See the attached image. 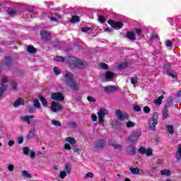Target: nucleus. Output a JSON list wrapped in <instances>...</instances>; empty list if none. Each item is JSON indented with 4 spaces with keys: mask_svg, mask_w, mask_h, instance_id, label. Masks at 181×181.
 Listing matches in <instances>:
<instances>
[{
    "mask_svg": "<svg viewBox=\"0 0 181 181\" xmlns=\"http://www.w3.org/2000/svg\"><path fill=\"white\" fill-rule=\"evenodd\" d=\"M62 81L66 86H69L70 88L74 91L78 90V85L73 78V74L70 72L65 74L62 78Z\"/></svg>",
    "mask_w": 181,
    "mask_h": 181,
    "instance_id": "1",
    "label": "nucleus"
},
{
    "mask_svg": "<svg viewBox=\"0 0 181 181\" xmlns=\"http://www.w3.org/2000/svg\"><path fill=\"white\" fill-rule=\"evenodd\" d=\"M69 66L73 69L77 67L78 69H83L84 66L87 65V62L78 59L76 57H69Z\"/></svg>",
    "mask_w": 181,
    "mask_h": 181,
    "instance_id": "2",
    "label": "nucleus"
},
{
    "mask_svg": "<svg viewBox=\"0 0 181 181\" xmlns=\"http://www.w3.org/2000/svg\"><path fill=\"white\" fill-rule=\"evenodd\" d=\"M142 132L139 131L132 132L127 139V141L129 144H138V141H139Z\"/></svg>",
    "mask_w": 181,
    "mask_h": 181,
    "instance_id": "3",
    "label": "nucleus"
},
{
    "mask_svg": "<svg viewBox=\"0 0 181 181\" xmlns=\"http://www.w3.org/2000/svg\"><path fill=\"white\" fill-rule=\"evenodd\" d=\"M108 114V110L107 109L100 108L99 112H98V118L99 119V124L104 127L105 123H104V118Z\"/></svg>",
    "mask_w": 181,
    "mask_h": 181,
    "instance_id": "4",
    "label": "nucleus"
},
{
    "mask_svg": "<svg viewBox=\"0 0 181 181\" xmlns=\"http://www.w3.org/2000/svg\"><path fill=\"white\" fill-rule=\"evenodd\" d=\"M158 124V115L154 113L153 116L148 121V128L151 129V131L155 130V127Z\"/></svg>",
    "mask_w": 181,
    "mask_h": 181,
    "instance_id": "5",
    "label": "nucleus"
},
{
    "mask_svg": "<svg viewBox=\"0 0 181 181\" xmlns=\"http://www.w3.org/2000/svg\"><path fill=\"white\" fill-rule=\"evenodd\" d=\"M116 117L119 121H125V119H129V115L127 112H122L119 110L115 111Z\"/></svg>",
    "mask_w": 181,
    "mask_h": 181,
    "instance_id": "6",
    "label": "nucleus"
},
{
    "mask_svg": "<svg viewBox=\"0 0 181 181\" xmlns=\"http://www.w3.org/2000/svg\"><path fill=\"white\" fill-rule=\"evenodd\" d=\"M139 153H141L142 155H146V156H152L153 155V151L151 148H146L144 146H141L139 148Z\"/></svg>",
    "mask_w": 181,
    "mask_h": 181,
    "instance_id": "7",
    "label": "nucleus"
},
{
    "mask_svg": "<svg viewBox=\"0 0 181 181\" xmlns=\"http://www.w3.org/2000/svg\"><path fill=\"white\" fill-rule=\"evenodd\" d=\"M107 23L110 25L112 28H115V29H121L124 26V23L121 21L115 22L112 20H109Z\"/></svg>",
    "mask_w": 181,
    "mask_h": 181,
    "instance_id": "8",
    "label": "nucleus"
},
{
    "mask_svg": "<svg viewBox=\"0 0 181 181\" xmlns=\"http://www.w3.org/2000/svg\"><path fill=\"white\" fill-rule=\"evenodd\" d=\"M51 98L52 100H54V101H63L64 100V96L60 92L52 93Z\"/></svg>",
    "mask_w": 181,
    "mask_h": 181,
    "instance_id": "9",
    "label": "nucleus"
},
{
    "mask_svg": "<svg viewBox=\"0 0 181 181\" xmlns=\"http://www.w3.org/2000/svg\"><path fill=\"white\" fill-rule=\"evenodd\" d=\"M106 145L107 143H105L103 140H98L94 144V149H95L96 151L103 149V148H104V146H105Z\"/></svg>",
    "mask_w": 181,
    "mask_h": 181,
    "instance_id": "10",
    "label": "nucleus"
},
{
    "mask_svg": "<svg viewBox=\"0 0 181 181\" xmlns=\"http://www.w3.org/2000/svg\"><path fill=\"white\" fill-rule=\"evenodd\" d=\"M63 107L62 105H59V103L56 102H52L51 105V110L53 111V112H59V111L62 110Z\"/></svg>",
    "mask_w": 181,
    "mask_h": 181,
    "instance_id": "11",
    "label": "nucleus"
},
{
    "mask_svg": "<svg viewBox=\"0 0 181 181\" xmlns=\"http://www.w3.org/2000/svg\"><path fill=\"white\" fill-rule=\"evenodd\" d=\"M164 69L166 70L168 76H170L173 78H176V74L173 71L170 70V65L167 64L164 66Z\"/></svg>",
    "mask_w": 181,
    "mask_h": 181,
    "instance_id": "12",
    "label": "nucleus"
},
{
    "mask_svg": "<svg viewBox=\"0 0 181 181\" xmlns=\"http://www.w3.org/2000/svg\"><path fill=\"white\" fill-rule=\"evenodd\" d=\"M40 36L44 40H50L52 35L46 30H42L40 32Z\"/></svg>",
    "mask_w": 181,
    "mask_h": 181,
    "instance_id": "13",
    "label": "nucleus"
},
{
    "mask_svg": "<svg viewBox=\"0 0 181 181\" xmlns=\"http://www.w3.org/2000/svg\"><path fill=\"white\" fill-rule=\"evenodd\" d=\"M112 77H114V74L109 71H106L105 77L100 76L102 81H107V80H111Z\"/></svg>",
    "mask_w": 181,
    "mask_h": 181,
    "instance_id": "14",
    "label": "nucleus"
},
{
    "mask_svg": "<svg viewBox=\"0 0 181 181\" xmlns=\"http://www.w3.org/2000/svg\"><path fill=\"white\" fill-rule=\"evenodd\" d=\"M36 135V129L35 127H33L28 134L26 136V139L28 140L32 139L33 138H35V136Z\"/></svg>",
    "mask_w": 181,
    "mask_h": 181,
    "instance_id": "15",
    "label": "nucleus"
},
{
    "mask_svg": "<svg viewBox=\"0 0 181 181\" xmlns=\"http://www.w3.org/2000/svg\"><path fill=\"white\" fill-rule=\"evenodd\" d=\"M105 92L110 93H115L117 91V86H105L104 88Z\"/></svg>",
    "mask_w": 181,
    "mask_h": 181,
    "instance_id": "16",
    "label": "nucleus"
},
{
    "mask_svg": "<svg viewBox=\"0 0 181 181\" xmlns=\"http://www.w3.org/2000/svg\"><path fill=\"white\" fill-rule=\"evenodd\" d=\"M108 144L110 146H113L115 148V149H117V151H121V149H122V146H121L119 144H117L115 143V141H114L112 140H110L108 141Z\"/></svg>",
    "mask_w": 181,
    "mask_h": 181,
    "instance_id": "17",
    "label": "nucleus"
},
{
    "mask_svg": "<svg viewBox=\"0 0 181 181\" xmlns=\"http://www.w3.org/2000/svg\"><path fill=\"white\" fill-rule=\"evenodd\" d=\"M35 118V115H26L21 117V121L23 122H27L28 124H30V119H33Z\"/></svg>",
    "mask_w": 181,
    "mask_h": 181,
    "instance_id": "18",
    "label": "nucleus"
},
{
    "mask_svg": "<svg viewBox=\"0 0 181 181\" xmlns=\"http://www.w3.org/2000/svg\"><path fill=\"white\" fill-rule=\"evenodd\" d=\"M127 37L129 40H135V33L134 31H130L127 33Z\"/></svg>",
    "mask_w": 181,
    "mask_h": 181,
    "instance_id": "19",
    "label": "nucleus"
},
{
    "mask_svg": "<svg viewBox=\"0 0 181 181\" xmlns=\"http://www.w3.org/2000/svg\"><path fill=\"white\" fill-rule=\"evenodd\" d=\"M51 22H57L59 23L60 21H62V16H60L59 14H56L54 17L50 18Z\"/></svg>",
    "mask_w": 181,
    "mask_h": 181,
    "instance_id": "20",
    "label": "nucleus"
},
{
    "mask_svg": "<svg viewBox=\"0 0 181 181\" xmlns=\"http://www.w3.org/2000/svg\"><path fill=\"white\" fill-rule=\"evenodd\" d=\"M23 104H24L23 100H22V98H19L14 103L13 107H15V108H18L19 105H23Z\"/></svg>",
    "mask_w": 181,
    "mask_h": 181,
    "instance_id": "21",
    "label": "nucleus"
},
{
    "mask_svg": "<svg viewBox=\"0 0 181 181\" xmlns=\"http://www.w3.org/2000/svg\"><path fill=\"white\" fill-rule=\"evenodd\" d=\"M175 158L177 160H181V145L178 146L177 153L175 154Z\"/></svg>",
    "mask_w": 181,
    "mask_h": 181,
    "instance_id": "22",
    "label": "nucleus"
},
{
    "mask_svg": "<svg viewBox=\"0 0 181 181\" xmlns=\"http://www.w3.org/2000/svg\"><path fill=\"white\" fill-rule=\"evenodd\" d=\"M21 174L23 177H26L27 179H30V177H32V175L29 174L26 170L21 171Z\"/></svg>",
    "mask_w": 181,
    "mask_h": 181,
    "instance_id": "23",
    "label": "nucleus"
},
{
    "mask_svg": "<svg viewBox=\"0 0 181 181\" xmlns=\"http://www.w3.org/2000/svg\"><path fill=\"white\" fill-rule=\"evenodd\" d=\"M64 170L66 173L69 175V173H71V165L70 163L66 164L64 166Z\"/></svg>",
    "mask_w": 181,
    "mask_h": 181,
    "instance_id": "24",
    "label": "nucleus"
},
{
    "mask_svg": "<svg viewBox=\"0 0 181 181\" xmlns=\"http://www.w3.org/2000/svg\"><path fill=\"white\" fill-rule=\"evenodd\" d=\"M6 88H8V86L6 85H1L0 87V98L4 95V92L6 91Z\"/></svg>",
    "mask_w": 181,
    "mask_h": 181,
    "instance_id": "25",
    "label": "nucleus"
},
{
    "mask_svg": "<svg viewBox=\"0 0 181 181\" xmlns=\"http://www.w3.org/2000/svg\"><path fill=\"white\" fill-rule=\"evenodd\" d=\"M160 173L162 176H168V177L170 176V170L168 169L160 170Z\"/></svg>",
    "mask_w": 181,
    "mask_h": 181,
    "instance_id": "26",
    "label": "nucleus"
},
{
    "mask_svg": "<svg viewBox=\"0 0 181 181\" xmlns=\"http://www.w3.org/2000/svg\"><path fill=\"white\" fill-rule=\"evenodd\" d=\"M65 141H66V142H69V144H70L71 145H74V144H76V139L71 136L66 138Z\"/></svg>",
    "mask_w": 181,
    "mask_h": 181,
    "instance_id": "27",
    "label": "nucleus"
},
{
    "mask_svg": "<svg viewBox=\"0 0 181 181\" xmlns=\"http://www.w3.org/2000/svg\"><path fill=\"white\" fill-rule=\"evenodd\" d=\"M39 98H40V100L41 101L42 105L44 107H46V105H47V100L45 98H43V96H42L40 95L39 96Z\"/></svg>",
    "mask_w": 181,
    "mask_h": 181,
    "instance_id": "28",
    "label": "nucleus"
},
{
    "mask_svg": "<svg viewBox=\"0 0 181 181\" xmlns=\"http://www.w3.org/2000/svg\"><path fill=\"white\" fill-rule=\"evenodd\" d=\"M163 95L160 96L158 99L155 100V104H156L157 105H160V104H162V100H163Z\"/></svg>",
    "mask_w": 181,
    "mask_h": 181,
    "instance_id": "29",
    "label": "nucleus"
},
{
    "mask_svg": "<svg viewBox=\"0 0 181 181\" xmlns=\"http://www.w3.org/2000/svg\"><path fill=\"white\" fill-rule=\"evenodd\" d=\"M8 13L9 16H14V15H16V11L13 8H9L8 9Z\"/></svg>",
    "mask_w": 181,
    "mask_h": 181,
    "instance_id": "30",
    "label": "nucleus"
},
{
    "mask_svg": "<svg viewBox=\"0 0 181 181\" xmlns=\"http://www.w3.org/2000/svg\"><path fill=\"white\" fill-rule=\"evenodd\" d=\"M79 21H80V18L77 16H73L72 18L70 21L71 23H76V22H79Z\"/></svg>",
    "mask_w": 181,
    "mask_h": 181,
    "instance_id": "31",
    "label": "nucleus"
},
{
    "mask_svg": "<svg viewBox=\"0 0 181 181\" xmlns=\"http://www.w3.org/2000/svg\"><path fill=\"white\" fill-rule=\"evenodd\" d=\"M130 172L133 175H139V168H130Z\"/></svg>",
    "mask_w": 181,
    "mask_h": 181,
    "instance_id": "32",
    "label": "nucleus"
},
{
    "mask_svg": "<svg viewBox=\"0 0 181 181\" xmlns=\"http://www.w3.org/2000/svg\"><path fill=\"white\" fill-rule=\"evenodd\" d=\"M134 127H135V123L132 121H129L126 123L127 128H134Z\"/></svg>",
    "mask_w": 181,
    "mask_h": 181,
    "instance_id": "33",
    "label": "nucleus"
},
{
    "mask_svg": "<svg viewBox=\"0 0 181 181\" xmlns=\"http://www.w3.org/2000/svg\"><path fill=\"white\" fill-rule=\"evenodd\" d=\"M54 60H55V62H60L61 63H63L64 62V57L57 56L54 58Z\"/></svg>",
    "mask_w": 181,
    "mask_h": 181,
    "instance_id": "34",
    "label": "nucleus"
},
{
    "mask_svg": "<svg viewBox=\"0 0 181 181\" xmlns=\"http://www.w3.org/2000/svg\"><path fill=\"white\" fill-rule=\"evenodd\" d=\"M53 71L55 76H59V74L62 73V71H60V69H59L57 66L54 67Z\"/></svg>",
    "mask_w": 181,
    "mask_h": 181,
    "instance_id": "35",
    "label": "nucleus"
},
{
    "mask_svg": "<svg viewBox=\"0 0 181 181\" xmlns=\"http://www.w3.org/2000/svg\"><path fill=\"white\" fill-rule=\"evenodd\" d=\"M4 62H5L6 66H9V64H11L12 63V59L9 57H7L4 59Z\"/></svg>",
    "mask_w": 181,
    "mask_h": 181,
    "instance_id": "36",
    "label": "nucleus"
},
{
    "mask_svg": "<svg viewBox=\"0 0 181 181\" xmlns=\"http://www.w3.org/2000/svg\"><path fill=\"white\" fill-rule=\"evenodd\" d=\"M163 119H166V118H168L169 117V113H168V111L166 110V109H164L163 110Z\"/></svg>",
    "mask_w": 181,
    "mask_h": 181,
    "instance_id": "37",
    "label": "nucleus"
},
{
    "mask_svg": "<svg viewBox=\"0 0 181 181\" xmlns=\"http://www.w3.org/2000/svg\"><path fill=\"white\" fill-rule=\"evenodd\" d=\"M28 52L29 53H36V48H35L34 47H32V46H29L28 47Z\"/></svg>",
    "mask_w": 181,
    "mask_h": 181,
    "instance_id": "38",
    "label": "nucleus"
},
{
    "mask_svg": "<svg viewBox=\"0 0 181 181\" xmlns=\"http://www.w3.org/2000/svg\"><path fill=\"white\" fill-rule=\"evenodd\" d=\"M99 66L103 70H108V65L105 63H100Z\"/></svg>",
    "mask_w": 181,
    "mask_h": 181,
    "instance_id": "39",
    "label": "nucleus"
},
{
    "mask_svg": "<svg viewBox=\"0 0 181 181\" xmlns=\"http://www.w3.org/2000/svg\"><path fill=\"white\" fill-rule=\"evenodd\" d=\"M167 129L169 134H174L175 130H173V126L172 125H168L167 126Z\"/></svg>",
    "mask_w": 181,
    "mask_h": 181,
    "instance_id": "40",
    "label": "nucleus"
},
{
    "mask_svg": "<svg viewBox=\"0 0 181 181\" xmlns=\"http://www.w3.org/2000/svg\"><path fill=\"white\" fill-rule=\"evenodd\" d=\"M30 151V150L29 149V147L23 148V152L24 155H25L26 156H28V155H29Z\"/></svg>",
    "mask_w": 181,
    "mask_h": 181,
    "instance_id": "41",
    "label": "nucleus"
},
{
    "mask_svg": "<svg viewBox=\"0 0 181 181\" xmlns=\"http://www.w3.org/2000/svg\"><path fill=\"white\" fill-rule=\"evenodd\" d=\"M88 177H90V179L94 178V174L91 172L88 173L85 177L84 179H88Z\"/></svg>",
    "mask_w": 181,
    "mask_h": 181,
    "instance_id": "42",
    "label": "nucleus"
},
{
    "mask_svg": "<svg viewBox=\"0 0 181 181\" xmlns=\"http://www.w3.org/2000/svg\"><path fill=\"white\" fill-rule=\"evenodd\" d=\"M52 124L54 125L55 127H62V124L57 120H52Z\"/></svg>",
    "mask_w": 181,
    "mask_h": 181,
    "instance_id": "43",
    "label": "nucleus"
},
{
    "mask_svg": "<svg viewBox=\"0 0 181 181\" xmlns=\"http://www.w3.org/2000/svg\"><path fill=\"white\" fill-rule=\"evenodd\" d=\"M33 105L35 108H40V103L37 100L33 101Z\"/></svg>",
    "mask_w": 181,
    "mask_h": 181,
    "instance_id": "44",
    "label": "nucleus"
},
{
    "mask_svg": "<svg viewBox=\"0 0 181 181\" xmlns=\"http://www.w3.org/2000/svg\"><path fill=\"white\" fill-rule=\"evenodd\" d=\"M7 169L8 172H13V169H15V165H13V164H8L7 165Z\"/></svg>",
    "mask_w": 181,
    "mask_h": 181,
    "instance_id": "45",
    "label": "nucleus"
},
{
    "mask_svg": "<svg viewBox=\"0 0 181 181\" xmlns=\"http://www.w3.org/2000/svg\"><path fill=\"white\" fill-rule=\"evenodd\" d=\"M131 83L134 85L136 84V83H138V78L136 76L131 78Z\"/></svg>",
    "mask_w": 181,
    "mask_h": 181,
    "instance_id": "46",
    "label": "nucleus"
},
{
    "mask_svg": "<svg viewBox=\"0 0 181 181\" xmlns=\"http://www.w3.org/2000/svg\"><path fill=\"white\" fill-rule=\"evenodd\" d=\"M67 176V174L65 173V171H61L59 173V177L60 179H64Z\"/></svg>",
    "mask_w": 181,
    "mask_h": 181,
    "instance_id": "47",
    "label": "nucleus"
},
{
    "mask_svg": "<svg viewBox=\"0 0 181 181\" xmlns=\"http://www.w3.org/2000/svg\"><path fill=\"white\" fill-rule=\"evenodd\" d=\"M98 21H99L100 23H105V17H104L103 16H100Z\"/></svg>",
    "mask_w": 181,
    "mask_h": 181,
    "instance_id": "48",
    "label": "nucleus"
},
{
    "mask_svg": "<svg viewBox=\"0 0 181 181\" xmlns=\"http://www.w3.org/2000/svg\"><path fill=\"white\" fill-rule=\"evenodd\" d=\"M128 66V63L123 62L119 66V69H126Z\"/></svg>",
    "mask_w": 181,
    "mask_h": 181,
    "instance_id": "49",
    "label": "nucleus"
},
{
    "mask_svg": "<svg viewBox=\"0 0 181 181\" xmlns=\"http://www.w3.org/2000/svg\"><path fill=\"white\" fill-rule=\"evenodd\" d=\"M141 28H136L134 30V34L137 35V36H141Z\"/></svg>",
    "mask_w": 181,
    "mask_h": 181,
    "instance_id": "50",
    "label": "nucleus"
},
{
    "mask_svg": "<svg viewBox=\"0 0 181 181\" xmlns=\"http://www.w3.org/2000/svg\"><path fill=\"white\" fill-rule=\"evenodd\" d=\"M81 30L82 32L86 33V32H88V30H93V28L90 27H85V28H83Z\"/></svg>",
    "mask_w": 181,
    "mask_h": 181,
    "instance_id": "51",
    "label": "nucleus"
},
{
    "mask_svg": "<svg viewBox=\"0 0 181 181\" xmlns=\"http://www.w3.org/2000/svg\"><path fill=\"white\" fill-rule=\"evenodd\" d=\"M11 84L12 88H13V90H16V87H18V83H16V82L12 81V82L11 83Z\"/></svg>",
    "mask_w": 181,
    "mask_h": 181,
    "instance_id": "52",
    "label": "nucleus"
},
{
    "mask_svg": "<svg viewBox=\"0 0 181 181\" xmlns=\"http://www.w3.org/2000/svg\"><path fill=\"white\" fill-rule=\"evenodd\" d=\"M88 101L95 103V98L93 96H88Z\"/></svg>",
    "mask_w": 181,
    "mask_h": 181,
    "instance_id": "53",
    "label": "nucleus"
},
{
    "mask_svg": "<svg viewBox=\"0 0 181 181\" xmlns=\"http://www.w3.org/2000/svg\"><path fill=\"white\" fill-rule=\"evenodd\" d=\"M150 111H151V109L149 108V107H147V106L144 107V112H145L146 114H148L150 112Z\"/></svg>",
    "mask_w": 181,
    "mask_h": 181,
    "instance_id": "54",
    "label": "nucleus"
},
{
    "mask_svg": "<svg viewBox=\"0 0 181 181\" xmlns=\"http://www.w3.org/2000/svg\"><path fill=\"white\" fill-rule=\"evenodd\" d=\"M134 110L136 111V112H139V111H141V107L136 105L134 107Z\"/></svg>",
    "mask_w": 181,
    "mask_h": 181,
    "instance_id": "55",
    "label": "nucleus"
},
{
    "mask_svg": "<svg viewBox=\"0 0 181 181\" xmlns=\"http://www.w3.org/2000/svg\"><path fill=\"white\" fill-rule=\"evenodd\" d=\"M64 149H67L68 151H70V149H71V146H70V144H65Z\"/></svg>",
    "mask_w": 181,
    "mask_h": 181,
    "instance_id": "56",
    "label": "nucleus"
},
{
    "mask_svg": "<svg viewBox=\"0 0 181 181\" xmlns=\"http://www.w3.org/2000/svg\"><path fill=\"white\" fill-rule=\"evenodd\" d=\"M8 146H13L15 145V141L13 140H10L8 142Z\"/></svg>",
    "mask_w": 181,
    "mask_h": 181,
    "instance_id": "57",
    "label": "nucleus"
},
{
    "mask_svg": "<svg viewBox=\"0 0 181 181\" xmlns=\"http://www.w3.org/2000/svg\"><path fill=\"white\" fill-rule=\"evenodd\" d=\"M18 144H23V137H18L17 139Z\"/></svg>",
    "mask_w": 181,
    "mask_h": 181,
    "instance_id": "58",
    "label": "nucleus"
},
{
    "mask_svg": "<svg viewBox=\"0 0 181 181\" xmlns=\"http://www.w3.org/2000/svg\"><path fill=\"white\" fill-rule=\"evenodd\" d=\"M91 119H92L93 122L97 121V115H94V114H92V115H91Z\"/></svg>",
    "mask_w": 181,
    "mask_h": 181,
    "instance_id": "59",
    "label": "nucleus"
},
{
    "mask_svg": "<svg viewBox=\"0 0 181 181\" xmlns=\"http://www.w3.org/2000/svg\"><path fill=\"white\" fill-rule=\"evenodd\" d=\"M165 45L167 46V47H170V46H172V41L168 40V41L165 42Z\"/></svg>",
    "mask_w": 181,
    "mask_h": 181,
    "instance_id": "60",
    "label": "nucleus"
},
{
    "mask_svg": "<svg viewBox=\"0 0 181 181\" xmlns=\"http://www.w3.org/2000/svg\"><path fill=\"white\" fill-rule=\"evenodd\" d=\"M8 78H7L6 77H4V78H2L1 83H2L3 84H5V83H8Z\"/></svg>",
    "mask_w": 181,
    "mask_h": 181,
    "instance_id": "61",
    "label": "nucleus"
},
{
    "mask_svg": "<svg viewBox=\"0 0 181 181\" xmlns=\"http://www.w3.org/2000/svg\"><path fill=\"white\" fill-rule=\"evenodd\" d=\"M30 158H33L35 156H36V153L35 151H30Z\"/></svg>",
    "mask_w": 181,
    "mask_h": 181,
    "instance_id": "62",
    "label": "nucleus"
},
{
    "mask_svg": "<svg viewBox=\"0 0 181 181\" xmlns=\"http://www.w3.org/2000/svg\"><path fill=\"white\" fill-rule=\"evenodd\" d=\"M168 22H169L170 23H173V18H168Z\"/></svg>",
    "mask_w": 181,
    "mask_h": 181,
    "instance_id": "63",
    "label": "nucleus"
},
{
    "mask_svg": "<svg viewBox=\"0 0 181 181\" xmlns=\"http://www.w3.org/2000/svg\"><path fill=\"white\" fill-rule=\"evenodd\" d=\"M105 32H112V30H111V29H110L109 28H105Z\"/></svg>",
    "mask_w": 181,
    "mask_h": 181,
    "instance_id": "64",
    "label": "nucleus"
}]
</instances>
